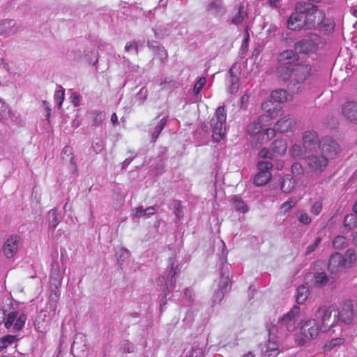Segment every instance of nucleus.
<instances>
[{
	"label": "nucleus",
	"mask_w": 357,
	"mask_h": 357,
	"mask_svg": "<svg viewBox=\"0 0 357 357\" xmlns=\"http://www.w3.org/2000/svg\"><path fill=\"white\" fill-rule=\"evenodd\" d=\"M257 119L260 122V126L264 130L265 126H268L271 123L272 117L271 114H266L260 115Z\"/></svg>",
	"instance_id": "54"
},
{
	"label": "nucleus",
	"mask_w": 357,
	"mask_h": 357,
	"mask_svg": "<svg viewBox=\"0 0 357 357\" xmlns=\"http://www.w3.org/2000/svg\"><path fill=\"white\" fill-rule=\"evenodd\" d=\"M328 282V278L324 272H317L313 275L312 284L315 287H322Z\"/></svg>",
	"instance_id": "33"
},
{
	"label": "nucleus",
	"mask_w": 357,
	"mask_h": 357,
	"mask_svg": "<svg viewBox=\"0 0 357 357\" xmlns=\"http://www.w3.org/2000/svg\"><path fill=\"white\" fill-rule=\"evenodd\" d=\"M342 114L350 122L357 123V102L348 101L343 104Z\"/></svg>",
	"instance_id": "22"
},
{
	"label": "nucleus",
	"mask_w": 357,
	"mask_h": 357,
	"mask_svg": "<svg viewBox=\"0 0 357 357\" xmlns=\"http://www.w3.org/2000/svg\"><path fill=\"white\" fill-rule=\"evenodd\" d=\"M148 96V90L145 87H142L139 91L136 94V99L139 105H142Z\"/></svg>",
	"instance_id": "52"
},
{
	"label": "nucleus",
	"mask_w": 357,
	"mask_h": 357,
	"mask_svg": "<svg viewBox=\"0 0 357 357\" xmlns=\"http://www.w3.org/2000/svg\"><path fill=\"white\" fill-rule=\"evenodd\" d=\"M64 271L61 270L59 262L54 260L52 262L50 270V280L52 288L59 289L63 278Z\"/></svg>",
	"instance_id": "15"
},
{
	"label": "nucleus",
	"mask_w": 357,
	"mask_h": 357,
	"mask_svg": "<svg viewBox=\"0 0 357 357\" xmlns=\"http://www.w3.org/2000/svg\"><path fill=\"white\" fill-rule=\"evenodd\" d=\"M304 172L303 166L299 162H294L291 165V173L297 178L300 179Z\"/></svg>",
	"instance_id": "48"
},
{
	"label": "nucleus",
	"mask_w": 357,
	"mask_h": 357,
	"mask_svg": "<svg viewBox=\"0 0 357 357\" xmlns=\"http://www.w3.org/2000/svg\"><path fill=\"white\" fill-rule=\"evenodd\" d=\"M353 305L350 302L344 303L341 310L337 312V322L341 321L347 324L351 323L354 318Z\"/></svg>",
	"instance_id": "24"
},
{
	"label": "nucleus",
	"mask_w": 357,
	"mask_h": 357,
	"mask_svg": "<svg viewBox=\"0 0 357 357\" xmlns=\"http://www.w3.org/2000/svg\"><path fill=\"white\" fill-rule=\"evenodd\" d=\"M355 214H347L343 221L344 231L348 232L357 228V216Z\"/></svg>",
	"instance_id": "32"
},
{
	"label": "nucleus",
	"mask_w": 357,
	"mask_h": 357,
	"mask_svg": "<svg viewBox=\"0 0 357 357\" xmlns=\"http://www.w3.org/2000/svg\"><path fill=\"white\" fill-rule=\"evenodd\" d=\"M318 137L315 131H306L303 135V146L305 152H312L318 148Z\"/></svg>",
	"instance_id": "18"
},
{
	"label": "nucleus",
	"mask_w": 357,
	"mask_h": 357,
	"mask_svg": "<svg viewBox=\"0 0 357 357\" xmlns=\"http://www.w3.org/2000/svg\"><path fill=\"white\" fill-rule=\"evenodd\" d=\"M345 266V259L341 254L336 252L330 257L328 269L331 274L335 275Z\"/></svg>",
	"instance_id": "20"
},
{
	"label": "nucleus",
	"mask_w": 357,
	"mask_h": 357,
	"mask_svg": "<svg viewBox=\"0 0 357 357\" xmlns=\"http://www.w3.org/2000/svg\"><path fill=\"white\" fill-rule=\"evenodd\" d=\"M261 130L263 128L260 126V122L258 119L249 123L247 127V132L250 135H260Z\"/></svg>",
	"instance_id": "42"
},
{
	"label": "nucleus",
	"mask_w": 357,
	"mask_h": 357,
	"mask_svg": "<svg viewBox=\"0 0 357 357\" xmlns=\"http://www.w3.org/2000/svg\"><path fill=\"white\" fill-rule=\"evenodd\" d=\"M279 65L293 66L298 61V56L293 50H286L280 54L278 59Z\"/></svg>",
	"instance_id": "29"
},
{
	"label": "nucleus",
	"mask_w": 357,
	"mask_h": 357,
	"mask_svg": "<svg viewBox=\"0 0 357 357\" xmlns=\"http://www.w3.org/2000/svg\"><path fill=\"white\" fill-rule=\"evenodd\" d=\"M279 79L288 82L289 90L298 92L303 89V85L312 75V68L309 63H297L293 66L281 65L277 68Z\"/></svg>",
	"instance_id": "1"
},
{
	"label": "nucleus",
	"mask_w": 357,
	"mask_h": 357,
	"mask_svg": "<svg viewBox=\"0 0 357 357\" xmlns=\"http://www.w3.org/2000/svg\"><path fill=\"white\" fill-rule=\"evenodd\" d=\"M206 11L214 17H222L226 8L221 0H208L205 3Z\"/></svg>",
	"instance_id": "16"
},
{
	"label": "nucleus",
	"mask_w": 357,
	"mask_h": 357,
	"mask_svg": "<svg viewBox=\"0 0 357 357\" xmlns=\"http://www.w3.org/2000/svg\"><path fill=\"white\" fill-rule=\"evenodd\" d=\"M228 77H227V83L228 84V92L231 94L236 93L239 88V77L240 72L236 64L234 63L228 72Z\"/></svg>",
	"instance_id": "14"
},
{
	"label": "nucleus",
	"mask_w": 357,
	"mask_h": 357,
	"mask_svg": "<svg viewBox=\"0 0 357 357\" xmlns=\"http://www.w3.org/2000/svg\"><path fill=\"white\" fill-rule=\"evenodd\" d=\"M86 347V337L82 333H77L75 336L74 341L71 346V349H79L84 350Z\"/></svg>",
	"instance_id": "37"
},
{
	"label": "nucleus",
	"mask_w": 357,
	"mask_h": 357,
	"mask_svg": "<svg viewBox=\"0 0 357 357\" xmlns=\"http://www.w3.org/2000/svg\"><path fill=\"white\" fill-rule=\"evenodd\" d=\"M343 257L345 259V265L347 267L351 266L356 259L355 252L352 249L347 250Z\"/></svg>",
	"instance_id": "44"
},
{
	"label": "nucleus",
	"mask_w": 357,
	"mask_h": 357,
	"mask_svg": "<svg viewBox=\"0 0 357 357\" xmlns=\"http://www.w3.org/2000/svg\"><path fill=\"white\" fill-rule=\"evenodd\" d=\"M206 82L205 77H201L198 79L193 88V92L195 94H198L202 91L206 84Z\"/></svg>",
	"instance_id": "59"
},
{
	"label": "nucleus",
	"mask_w": 357,
	"mask_h": 357,
	"mask_svg": "<svg viewBox=\"0 0 357 357\" xmlns=\"http://www.w3.org/2000/svg\"><path fill=\"white\" fill-rule=\"evenodd\" d=\"M271 149L274 157L283 155L287 149L286 141L284 139H277L272 142Z\"/></svg>",
	"instance_id": "31"
},
{
	"label": "nucleus",
	"mask_w": 357,
	"mask_h": 357,
	"mask_svg": "<svg viewBox=\"0 0 357 357\" xmlns=\"http://www.w3.org/2000/svg\"><path fill=\"white\" fill-rule=\"evenodd\" d=\"M64 96H65V93H64L63 89L56 90L55 92L54 100H55L59 108L61 107L63 101L64 100Z\"/></svg>",
	"instance_id": "56"
},
{
	"label": "nucleus",
	"mask_w": 357,
	"mask_h": 357,
	"mask_svg": "<svg viewBox=\"0 0 357 357\" xmlns=\"http://www.w3.org/2000/svg\"><path fill=\"white\" fill-rule=\"evenodd\" d=\"M231 202L236 211L243 213H245L248 211V206L245 204L243 199L238 195H234L231 199Z\"/></svg>",
	"instance_id": "36"
},
{
	"label": "nucleus",
	"mask_w": 357,
	"mask_h": 357,
	"mask_svg": "<svg viewBox=\"0 0 357 357\" xmlns=\"http://www.w3.org/2000/svg\"><path fill=\"white\" fill-rule=\"evenodd\" d=\"M299 312L300 307L294 305L289 312L284 314L278 323L280 330L288 332L294 331L300 324Z\"/></svg>",
	"instance_id": "9"
},
{
	"label": "nucleus",
	"mask_w": 357,
	"mask_h": 357,
	"mask_svg": "<svg viewBox=\"0 0 357 357\" xmlns=\"http://www.w3.org/2000/svg\"><path fill=\"white\" fill-rule=\"evenodd\" d=\"M227 112L225 106L218 107L209 124L213 141L220 142L226 133Z\"/></svg>",
	"instance_id": "4"
},
{
	"label": "nucleus",
	"mask_w": 357,
	"mask_h": 357,
	"mask_svg": "<svg viewBox=\"0 0 357 357\" xmlns=\"http://www.w3.org/2000/svg\"><path fill=\"white\" fill-rule=\"evenodd\" d=\"M60 294L61 293L59 289L52 288L49 301L46 305V309L50 310L48 313H50L54 317L56 314V310L57 309Z\"/></svg>",
	"instance_id": "27"
},
{
	"label": "nucleus",
	"mask_w": 357,
	"mask_h": 357,
	"mask_svg": "<svg viewBox=\"0 0 357 357\" xmlns=\"http://www.w3.org/2000/svg\"><path fill=\"white\" fill-rule=\"evenodd\" d=\"M289 96V93L284 89H277L273 91L271 95V99L278 102H283L287 101Z\"/></svg>",
	"instance_id": "35"
},
{
	"label": "nucleus",
	"mask_w": 357,
	"mask_h": 357,
	"mask_svg": "<svg viewBox=\"0 0 357 357\" xmlns=\"http://www.w3.org/2000/svg\"><path fill=\"white\" fill-rule=\"evenodd\" d=\"M259 155L264 158H273L274 157L271 149L263 148L259 152Z\"/></svg>",
	"instance_id": "61"
},
{
	"label": "nucleus",
	"mask_w": 357,
	"mask_h": 357,
	"mask_svg": "<svg viewBox=\"0 0 357 357\" xmlns=\"http://www.w3.org/2000/svg\"><path fill=\"white\" fill-rule=\"evenodd\" d=\"M248 17V13L243 3L235 6L229 15L230 24L237 26L242 24L245 19Z\"/></svg>",
	"instance_id": "19"
},
{
	"label": "nucleus",
	"mask_w": 357,
	"mask_h": 357,
	"mask_svg": "<svg viewBox=\"0 0 357 357\" xmlns=\"http://www.w3.org/2000/svg\"><path fill=\"white\" fill-rule=\"evenodd\" d=\"M347 241L342 236H336L333 241V245L335 249H342L347 245Z\"/></svg>",
	"instance_id": "50"
},
{
	"label": "nucleus",
	"mask_w": 357,
	"mask_h": 357,
	"mask_svg": "<svg viewBox=\"0 0 357 357\" xmlns=\"http://www.w3.org/2000/svg\"><path fill=\"white\" fill-rule=\"evenodd\" d=\"M154 32V35L156 38H162L165 36H167L169 34V31L167 29H162L161 27L153 29Z\"/></svg>",
	"instance_id": "63"
},
{
	"label": "nucleus",
	"mask_w": 357,
	"mask_h": 357,
	"mask_svg": "<svg viewBox=\"0 0 357 357\" xmlns=\"http://www.w3.org/2000/svg\"><path fill=\"white\" fill-rule=\"evenodd\" d=\"M231 284L229 267L227 265L223 266L220 271V278L218 289L215 291L212 298L214 304L222 301L225 294L230 290Z\"/></svg>",
	"instance_id": "7"
},
{
	"label": "nucleus",
	"mask_w": 357,
	"mask_h": 357,
	"mask_svg": "<svg viewBox=\"0 0 357 357\" xmlns=\"http://www.w3.org/2000/svg\"><path fill=\"white\" fill-rule=\"evenodd\" d=\"M291 153L294 158H301L303 157V151L298 144H294L291 146Z\"/></svg>",
	"instance_id": "57"
},
{
	"label": "nucleus",
	"mask_w": 357,
	"mask_h": 357,
	"mask_svg": "<svg viewBox=\"0 0 357 357\" xmlns=\"http://www.w3.org/2000/svg\"><path fill=\"white\" fill-rule=\"evenodd\" d=\"M295 50L301 54L314 52L317 48V44L310 39H302L295 43Z\"/></svg>",
	"instance_id": "25"
},
{
	"label": "nucleus",
	"mask_w": 357,
	"mask_h": 357,
	"mask_svg": "<svg viewBox=\"0 0 357 357\" xmlns=\"http://www.w3.org/2000/svg\"><path fill=\"white\" fill-rule=\"evenodd\" d=\"M306 160L309 167L314 172H324L328 164V158L321 153H312L307 156Z\"/></svg>",
	"instance_id": "12"
},
{
	"label": "nucleus",
	"mask_w": 357,
	"mask_h": 357,
	"mask_svg": "<svg viewBox=\"0 0 357 357\" xmlns=\"http://www.w3.org/2000/svg\"><path fill=\"white\" fill-rule=\"evenodd\" d=\"M294 124L295 121L292 118L285 116L275 123V128L278 132L284 133L291 130Z\"/></svg>",
	"instance_id": "28"
},
{
	"label": "nucleus",
	"mask_w": 357,
	"mask_h": 357,
	"mask_svg": "<svg viewBox=\"0 0 357 357\" xmlns=\"http://www.w3.org/2000/svg\"><path fill=\"white\" fill-rule=\"evenodd\" d=\"M118 265L122 268L123 263L130 257V252L128 249L121 248L117 252Z\"/></svg>",
	"instance_id": "43"
},
{
	"label": "nucleus",
	"mask_w": 357,
	"mask_h": 357,
	"mask_svg": "<svg viewBox=\"0 0 357 357\" xmlns=\"http://www.w3.org/2000/svg\"><path fill=\"white\" fill-rule=\"evenodd\" d=\"M120 349L123 353L129 354L134 351L135 346L133 343H132L129 340H123L121 342Z\"/></svg>",
	"instance_id": "45"
},
{
	"label": "nucleus",
	"mask_w": 357,
	"mask_h": 357,
	"mask_svg": "<svg viewBox=\"0 0 357 357\" xmlns=\"http://www.w3.org/2000/svg\"><path fill=\"white\" fill-rule=\"evenodd\" d=\"M17 340L16 335H6L1 338V342L3 347L6 348L8 345L15 342Z\"/></svg>",
	"instance_id": "53"
},
{
	"label": "nucleus",
	"mask_w": 357,
	"mask_h": 357,
	"mask_svg": "<svg viewBox=\"0 0 357 357\" xmlns=\"http://www.w3.org/2000/svg\"><path fill=\"white\" fill-rule=\"evenodd\" d=\"M343 343V340L342 338H335L333 339L331 341L327 342L324 346V350L326 351H329L333 349L335 347L340 345Z\"/></svg>",
	"instance_id": "51"
},
{
	"label": "nucleus",
	"mask_w": 357,
	"mask_h": 357,
	"mask_svg": "<svg viewBox=\"0 0 357 357\" xmlns=\"http://www.w3.org/2000/svg\"><path fill=\"white\" fill-rule=\"evenodd\" d=\"M26 321V315L22 313L18 316L17 311L8 312L6 309H0V325L3 324L7 329L12 328L13 332L21 331Z\"/></svg>",
	"instance_id": "6"
},
{
	"label": "nucleus",
	"mask_w": 357,
	"mask_h": 357,
	"mask_svg": "<svg viewBox=\"0 0 357 357\" xmlns=\"http://www.w3.org/2000/svg\"><path fill=\"white\" fill-rule=\"evenodd\" d=\"M20 237L16 235L9 236L3 246V255L6 258L10 259L14 257L19 250Z\"/></svg>",
	"instance_id": "17"
},
{
	"label": "nucleus",
	"mask_w": 357,
	"mask_h": 357,
	"mask_svg": "<svg viewBox=\"0 0 357 357\" xmlns=\"http://www.w3.org/2000/svg\"><path fill=\"white\" fill-rule=\"evenodd\" d=\"M174 259L169 258L167 270L164 273V275L158 279V283L160 286L161 290L164 292L160 301L161 310H162V306L166 303L167 296L174 289L176 282L175 275L177 274L178 269V266L174 267Z\"/></svg>",
	"instance_id": "3"
},
{
	"label": "nucleus",
	"mask_w": 357,
	"mask_h": 357,
	"mask_svg": "<svg viewBox=\"0 0 357 357\" xmlns=\"http://www.w3.org/2000/svg\"><path fill=\"white\" fill-rule=\"evenodd\" d=\"M296 187V181L292 175L285 174L280 181V189L282 192L291 193Z\"/></svg>",
	"instance_id": "30"
},
{
	"label": "nucleus",
	"mask_w": 357,
	"mask_h": 357,
	"mask_svg": "<svg viewBox=\"0 0 357 357\" xmlns=\"http://www.w3.org/2000/svg\"><path fill=\"white\" fill-rule=\"evenodd\" d=\"M309 296L308 289L304 285H300L296 289V301L298 304H303Z\"/></svg>",
	"instance_id": "34"
},
{
	"label": "nucleus",
	"mask_w": 357,
	"mask_h": 357,
	"mask_svg": "<svg viewBox=\"0 0 357 357\" xmlns=\"http://www.w3.org/2000/svg\"><path fill=\"white\" fill-rule=\"evenodd\" d=\"M52 317L54 316L50 313H47L46 311L42 310L35 321V327L37 331L40 333H45L49 328Z\"/></svg>",
	"instance_id": "21"
},
{
	"label": "nucleus",
	"mask_w": 357,
	"mask_h": 357,
	"mask_svg": "<svg viewBox=\"0 0 357 357\" xmlns=\"http://www.w3.org/2000/svg\"><path fill=\"white\" fill-rule=\"evenodd\" d=\"M321 238L317 237L312 244L308 245L306 249V255H309L314 252L319 246V243H321Z\"/></svg>",
	"instance_id": "62"
},
{
	"label": "nucleus",
	"mask_w": 357,
	"mask_h": 357,
	"mask_svg": "<svg viewBox=\"0 0 357 357\" xmlns=\"http://www.w3.org/2000/svg\"><path fill=\"white\" fill-rule=\"evenodd\" d=\"M278 340H270L268 338V343L265 345V349L271 351L278 350Z\"/></svg>",
	"instance_id": "64"
},
{
	"label": "nucleus",
	"mask_w": 357,
	"mask_h": 357,
	"mask_svg": "<svg viewBox=\"0 0 357 357\" xmlns=\"http://www.w3.org/2000/svg\"><path fill=\"white\" fill-rule=\"evenodd\" d=\"M155 211H156V210H155V206H149V207H147L146 208L144 209L143 207L142 206H138L136 208V213H135V216L137 217V218H140V217L149 218L151 215H153V214H155Z\"/></svg>",
	"instance_id": "38"
},
{
	"label": "nucleus",
	"mask_w": 357,
	"mask_h": 357,
	"mask_svg": "<svg viewBox=\"0 0 357 357\" xmlns=\"http://www.w3.org/2000/svg\"><path fill=\"white\" fill-rule=\"evenodd\" d=\"M305 30L321 29L326 26V15L323 10L309 2L303 1Z\"/></svg>",
	"instance_id": "2"
},
{
	"label": "nucleus",
	"mask_w": 357,
	"mask_h": 357,
	"mask_svg": "<svg viewBox=\"0 0 357 357\" xmlns=\"http://www.w3.org/2000/svg\"><path fill=\"white\" fill-rule=\"evenodd\" d=\"M275 128H266L264 131L260 134L261 136V142H266L271 139L275 135Z\"/></svg>",
	"instance_id": "46"
},
{
	"label": "nucleus",
	"mask_w": 357,
	"mask_h": 357,
	"mask_svg": "<svg viewBox=\"0 0 357 357\" xmlns=\"http://www.w3.org/2000/svg\"><path fill=\"white\" fill-rule=\"evenodd\" d=\"M18 31V27L14 20L5 19L0 21V36L8 37Z\"/></svg>",
	"instance_id": "23"
},
{
	"label": "nucleus",
	"mask_w": 357,
	"mask_h": 357,
	"mask_svg": "<svg viewBox=\"0 0 357 357\" xmlns=\"http://www.w3.org/2000/svg\"><path fill=\"white\" fill-rule=\"evenodd\" d=\"M302 335L308 340L317 338L320 331V326L314 319H310L305 322L301 328Z\"/></svg>",
	"instance_id": "13"
},
{
	"label": "nucleus",
	"mask_w": 357,
	"mask_h": 357,
	"mask_svg": "<svg viewBox=\"0 0 357 357\" xmlns=\"http://www.w3.org/2000/svg\"><path fill=\"white\" fill-rule=\"evenodd\" d=\"M267 330L268 332V338L270 340L278 339V334L282 335L284 331H281L280 325H275L273 324H270L267 325Z\"/></svg>",
	"instance_id": "40"
},
{
	"label": "nucleus",
	"mask_w": 357,
	"mask_h": 357,
	"mask_svg": "<svg viewBox=\"0 0 357 357\" xmlns=\"http://www.w3.org/2000/svg\"><path fill=\"white\" fill-rule=\"evenodd\" d=\"M174 212L178 221H180L183 215V207L181 202L178 200H174L172 202Z\"/></svg>",
	"instance_id": "49"
},
{
	"label": "nucleus",
	"mask_w": 357,
	"mask_h": 357,
	"mask_svg": "<svg viewBox=\"0 0 357 357\" xmlns=\"http://www.w3.org/2000/svg\"><path fill=\"white\" fill-rule=\"evenodd\" d=\"M314 319L321 323L320 331L326 332L334 327L337 323V311L333 307H320L314 314Z\"/></svg>",
	"instance_id": "5"
},
{
	"label": "nucleus",
	"mask_w": 357,
	"mask_h": 357,
	"mask_svg": "<svg viewBox=\"0 0 357 357\" xmlns=\"http://www.w3.org/2000/svg\"><path fill=\"white\" fill-rule=\"evenodd\" d=\"M159 116L154 119L151 124L150 133L151 135V142H155L159 137L162 130L165 128L167 123V119H158Z\"/></svg>",
	"instance_id": "26"
},
{
	"label": "nucleus",
	"mask_w": 357,
	"mask_h": 357,
	"mask_svg": "<svg viewBox=\"0 0 357 357\" xmlns=\"http://www.w3.org/2000/svg\"><path fill=\"white\" fill-rule=\"evenodd\" d=\"M318 149L321 154L329 158H333L338 154L340 148L337 142L330 137H324L319 141Z\"/></svg>",
	"instance_id": "10"
},
{
	"label": "nucleus",
	"mask_w": 357,
	"mask_h": 357,
	"mask_svg": "<svg viewBox=\"0 0 357 357\" xmlns=\"http://www.w3.org/2000/svg\"><path fill=\"white\" fill-rule=\"evenodd\" d=\"M204 351L202 348L198 347L197 346H193L191 348L190 354L188 357H203Z\"/></svg>",
	"instance_id": "58"
},
{
	"label": "nucleus",
	"mask_w": 357,
	"mask_h": 357,
	"mask_svg": "<svg viewBox=\"0 0 357 357\" xmlns=\"http://www.w3.org/2000/svg\"><path fill=\"white\" fill-rule=\"evenodd\" d=\"M105 119V115L102 112H95L94 117L93 119L92 126L97 127L101 124Z\"/></svg>",
	"instance_id": "55"
},
{
	"label": "nucleus",
	"mask_w": 357,
	"mask_h": 357,
	"mask_svg": "<svg viewBox=\"0 0 357 357\" xmlns=\"http://www.w3.org/2000/svg\"><path fill=\"white\" fill-rule=\"evenodd\" d=\"M13 119V114L8 105L0 98V120Z\"/></svg>",
	"instance_id": "41"
},
{
	"label": "nucleus",
	"mask_w": 357,
	"mask_h": 357,
	"mask_svg": "<svg viewBox=\"0 0 357 357\" xmlns=\"http://www.w3.org/2000/svg\"><path fill=\"white\" fill-rule=\"evenodd\" d=\"M259 172L254 178V183L257 186H263L266 184L271 178L269 170L272 169L273 164L269 161H260L257 164Z\"/></svg>",
	"instance_id": "11"
},
{
	"label": "nucleus",
	"mask_w": 357,
	"mask_h": 357,
	"mask_svg": "<svg viewBox=\"0 0 357 357\" xmlns=\"http://www.w3.org/2000/svg\"><path fill=\"white\" fill-rule=\"evenodd\" d=\"M47 219L49 221L50 227L54 229L61 220L57 213V209L56 208L50 210L48 212Z\"/></svg>",
	"instance_id": "39"
},
{
	"label": "nucleus",
	"mask_w": 357,
	"mask_h": 357,
	"mask_svg": "<svg viewBox=\"0 0 357 357\" xmlns=\"http://www.w3.org/2000/svg\"><path fill=\"white\" fill-rule=\"evenodd\" d=\"M303 1H298L294 6V11L290 15L287 22V26L291 31L305 30Z\"/></svg>",
	"instance_id": "8"
},
{
	"label": "nucleus",
	"mask_w": 357,
	"mask_h": 357,
	"mask_svg": "<svg viewBox=\"0 0 357 357\" xmlns=\"http://www.w3.org/2000/svg\"><path fill=\"white\" fill-rule=\"evenodd\" d=\"M154 52L162 62L167 58V52L162 46H160Z\"/></svg>",
	"instance_id": "60"
},
{
	"label": "nucleus",
	"mask_w": 357,
	"mask_h": 357,
	"mask_svg": "<svg viewBox=\"0 0 357 357\" xmlns=\"http://www.w3.org/2000/svg\"><path fill=\"white\" fill-rule=\"evenodd\" d=\"M73 154V148L70 146H66L62 151H61V158L63 160H66V157H70V163L75 167L76 169V163L74 160L73 156H72Z\"/></svg>",
	"instance_id": "47"
}]
</instances>
